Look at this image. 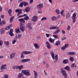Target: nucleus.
<instances>
[{
	"label": "nucleus",
	"instance_id": "9b49d317",
	"mask_svg": "<svg viewBox=\"0 0 78 78\" xmlns=\"http://www.w3.org/2000/svg\"><path fill=\"white\" fill-rule=\"evenodd\" d=\"M30 61V59L29 58L26 59H22L21 61V62H28Z\"/></svg>",
	"mask_w": 78,
	"mask_h": 78
},
{
	"label": "nucleus",
	"instance_id": "9d476101",
	"mask_svg": "<svg viewBox=\"0 0 78 78\" xmlns=\"http://www.w3.org/2000/svg\"><path fill=\"white\" fill-rule=\"evenodd\" d=\"M15 55H16V52L12 53L10 55V58L11 59H12L14 58Z\"/></svg>",
	"mask_w": 78,
	"mask_h": 78
},
{
	"label": "nucleus",
	"instance_id": "f704fd0d",
	"mask_svg": "<svg viewBox=\"0 0 78 78\" xmlns=\"http://www.w3.org/2000/svg\"><path fill=\"white\" fill-rule=\"evenodd\" d=\"M12 68L13 69H18V66H12Z\"/></svg>",
	"mask_w": 78,
	"mask_h": 78
},
{
	"label": "nucleus",
	"instance_id": "a18cd8bd",
	"mask_svg": "<svg viewBox=\"0 0 78 78\" xmlns=\"http://www.w3.org/2000/svg\"><path fill=\"white\" fill-rule=\"evenodd\" d=\"M55 59L56 60V61H58V55H55Z\"/></svg>",
	"mask_w": 78,
	"mask_h": 78
},
{
	"label": "nucleus",
	"instance_id": "13d9d810",
	"mask_svg": "<svg viewBox=\"0 0 78 78\" xmlns=\"http://www.w3.org/2000/svg\"><path fill=\"white\" fill-rule=\"evenodd\" d=\"M34 0H30V4H31L33 2V1Z\"/></svg>",
	"mask_w": 78,
	"mask_h": 78
},
{
	"label": "nucleus",
	"instance_id": "c03bdc74",
	"mask_svg": "<svg viewBox=\"0 0 78 78\" xmlns=\"http://www.w3.org/2000/svg\"><path fill=\"white\" fill-rule=\"evenodd\" d=\"M23 2H21L19 5V6H20V7H21V8H22V7H23Z\"/></svg>",
	"mask_w": 78,
	"mask_h": 78
},
{
	"label": "nucleus",
	"instance_id": "ea45409f",
	"mask_svg": "<svg viewBox=\"0 0 78 78\" xmlns=\"http://www.w3.org/2000/svg\"><path fill=\"white\" fill-rule=\"evenodd\" d=\"M56 12L58 14H60V10L58 9L56 10Z\"/></svg>",
	"mask_w": 78,
	"mask_h": 78
},
{
	"label": "nucleus",
	"instance_id": "0eeeda50",
	"mask_svg": "<svg viewBox=\"0 0 78 78\" xmlns=\"http://www.w3.org/2000/svg\"><path fill=\"white\" fill-rule=\"evenodd\" d=\"M32 25L31 23H27L26 25L27 27L29 28V30H31L33 29V27H32Z\"/></svg>",
	"mask_w": 78,
	"mask_h": 78
},
{
	"label": "nucleus",
	"instance_id": "6ab92c4d",
	"mask_svg": "<svg viewBox=\"0 0 78 78\" xmlns=\"http://www.w3.org/2000/svg\"><path fill=\"white\" fill-rule=\"evenodd\" d=\"M34 45L35 48H36L37 49H38L39 48V47H40V46H39V44H38L37 43L34 44Z\"/></svg>",
	"mask_w": 78,
	"mask_h": 78
},
{
	"label": "nucleus",
	"instance_id": "6e6d98bb",
	"mask_svg": "<svg viewBox=\"0 0 78 78\" xmlns=\"http://www.w3.org/2000/svg\"><path fill=\"white\" fill-rule=\"evenodd\" d=\"M61 49L62 50H66V48L64 46L62 47Z\"/></svg>",
	"mask_w": 78,
	"mask_h": 78
},
{
	"label": "nucleus",
	"instance_id": "680f3d73",
	"mask_svg": "<svg viewBox=\"0 0 78 78\" xmlns=\"http://www.w3.org/2000/svg\"><path fill=\"white\" fill-rule=\"evenodd\" d=\"M73 2H74V3H75V2H78V0H73Z\"/></svg>",
	"mask_w": 78,
	"mask_h": 78
},
{
	"label": "nucleus",
	"instance_id": "6e6552de",
	"mask_svg": "<svg viewBox=\"0 0 78 78\" xmlns=\"http://www.w3.org/2000/svg\"><path fill=\"white\" fill-rule=\"evenodd\" d=\"M16 12H18L17 14V16H19L20 14H22V9H16L15 11Z\"/></svg>",
	"mask_w": 78,
	"mask_h": 78
},
{
	"label": "nucleus",
	"instance_id": "72a5a7b5",
	"mask_svg": "<svg viewBox=\"0 0 78 78\" xmlns=\"http://www.w3.org/2000/svg\"><path fill=\"white\" fill-rule=\"evenodd\" d=\"M26 17L24 18V20H28V19H29V17L28 16H26Z\"/></svg>",
	"mask_w": 78,
	"mask_h": 78
},
{
	"label": "nucleus",
	"instance_id": "bf43d9fd",
	"mask_svg": "<svg viewBox=\"0 0 78 78\" xmlns=\"http://www.w3.org/2000/svg\"><path fill=\"white\" fill-rule=\"evenodd\" d=\"M38 12L39 14H41L42 13V11L41 10L38 11Z\"/></svg>",
	"mask_w": 78,
	"mask_h": 78
},
{
	"label": "nucleus",
	"instance_id": "c9c22d12",
	"mask_svg": "<svg viewBox=\"0 0 78 78\" xmlns=\"http://www.w3.org/2000/svg\"><path fill=\"white\" fill-rule=\"evenodd\" d=\"M23 5L24 6H27L28 4V3L26 2H23Z\"/></svg>",
	"mask_w": 78,
	"mask_h": 78
},
{
	"label": "nucleus",
	"instance_id": "4d7b16f0",
	"mask_svg": "<svg viewBox=\"0 0 78 78\" xmlns=\"http://www.w3.org/2000/svg\"><path fill=\"white\" fill-rule=\"evenodd\" d=\"M66 48L67 47H69V44H65V46H64Z\"/></svg>",
	"mask_w": 78,
	"mask_h": 78
},
{
	"label": "nucleus",
	"instance_id": "7c9ffc66",
	"mask_svg": "<svg viewBox=\"0 0 78 78\" xmlns=\"http://www.w3.org/2000/svg\"><path fill=\"white\" fill-rule=\"evenodd\" d=\"M60 32V29H58L57 30L54 32V34H58V33H59Z\"/></svg>",
	"mask_w": 78,
	"mask_h": 78
},
{
	"label": "nucleus",
	"instance_id": "0e129e2a",
	"mask_svg": "<svg viewBox=\"0 0 78 78\" xmlns=\"http://www.w3.org/2000/svg\"><path fill=\"white\" fill-rule=\"evenodd\" d=\"M62 33H63V34H65V33H66V32H65V31L64 30H62Z\"/></svg>",
	"mask_w": 78,
	"mask_h": 78
},
{
	"label": "nucleus",
	"instance_id": "a19ab883",
	"mask_svg": "<svg viewBox=\"0 0 78 78\" xmlns=\"http://www.w3.org/2000/svg\"><path fill=\"white\" fill-rule=\"evenodd\" d=\"M47 20V18L46 17H43L41 19V21H43V20Z\"/></svg>",
	"mask_w": 78,
	"mask_h": 78
},
{
	"label": "nucleus",
	"instance_id": "a878e982",
	"mask_svg": "<svg viewBox=\"0 0 78 78\" xmlns=\"http://www.w3.org/2000/svg\"><path fill=\"white\" fill-rule=\"evenodd\" d=\"M64 69L65 70H67L68 71H70V67L69 66H67L64 68Z\"/></svg>",
	"mask_w": 78,
	"mask_h": 78
},
{
	"label": "nucleus",
	"instance_id": "423d86ee",
	"mask_svg": "<svg viewBox=\"0 0 78 78\" xmlns=\"http://www.w3.org/2000/svg\"><path fill=\"white\" fill-rule=\"evenodd\" d=\"M76 12L74 13L72 16V19H73V22L75 23L76 22Z\"/></svg>",
	"mask_w": 78,
	"mask_h": 78
},
{
	"label": "nucleus",
	"instance_id": "dca6fc26",
	"mask_svg": "<svg viewBox=\"0 0 78 78\" xmlns=\"http://www.w3.org/2000/svg\"><path fill=\"white\" fill-rule=\"evenodd\" d=\"M37 20V16H34L32 18V20L33 22H36V20Z\"/></svg>",
	"mask_w": 78,
	"mask_h": 78
},
{
	"label": "nucleus",
	"instance_id": "774afa93",
	"mask_svg": "<svg viewBox=\"0 0 78 78\" xmlns=\"http://www.w3.org/2000/svg\"><path fill=\"white\" fill-rule=\"evenodd\" d=\"M57 18L59 19V18H61V15H58L57 16Z\"/></svg>",
	"mask_w": 78,
	"mask_h": 78
},
{
	"label": "nucleus",
	"instance_id": "f8f14e48",
	"mask_svg": "<svg viewBox=\"0 0 78 78\" xmlns=\"http://www.w3.org/2000/svg\"><path fill=\"white\" fill-rule=\"evenodd\" d=\"M43 6V5L42 4H40L37 5V8L38 9H41V8H42Z\"/></svg>",
	"mask_w": 78,
	"mask_h": 78
},
{
	"label": "nucleus",
	"instance_id": "f257e3e1",
	"mask_svg": "<svg viewBox=\"0 0 78 78\" xmlns=\"http://www.w3.org/2000/svg\"><path fill=\"white\" fill-rule=\"evenodd\" d=\"M63 68H62L60 69L61 73L64 76V78H67V73L66 71L64 70Z\"/></svg>",
	"mask_w": 78,
	"mask_h": 78
},
{
	"label": "nucleus",
	"instance_id": "4468645a",
	"mask_svg": "<svg viewBox=\"0 0 78 78\" xmlns=\"http://www.w3.org/2000/svg\"><path fill=\"white\" fill-rule=\"evenodd\" d=\"M59 29V27H51L50 28V30H58Z\"/></svg>",
	"mask_w": 78,
	"mask_h": 78
},
{
	"label": "nucleus",
	"instance_id": "37998d69",
	"mask_svg": "<svg viewBox=\"0 0 78 78\" xmlns=\"http://www.w3.org/2000/svg\"><path fill=\"white\" fill-rule=\"evenodd\" d=\"M69 55H74L75 53L73 52H69Z\"/></svg>",
	"mask_w": 78,
	"mask_h": 78
},
{
	"label": "nucleus",
	"instance_id": "864d4df0",
	"mask_svg": "<svg viewBox=\"0 0 78 78\" xmlns=\"http://www.w3.org/2000/svg\"><path fill=\"white\" fill-rule=\"evenodd\" d=\"M46 36L47 37H50V34H46Z\"/></svg>",
	"mask_w": 78,
	"mask_h": 78
},
{
	"label": "nucleus",
	"instance_id": "69168bd1",
	"mask_svg": "<svg viewBox=\"0 0 78 78\" xmlns=\"http://www.w3.org/2000/svg\"><path fill=\"white\" fill-rule=\"evenodd\" d=\"M8 27H9V29H10V28H11V27H12V24H10L9 26Z\"/></svg>",
	"mask_w": 78,
	"mask_h": 78
},
{
	"label": "nucleus",
	"instance_id": "49530a36",
	"mask_svg": "<svg viewBox=\"0 0 78 78\" xmlns=\"http://www.w3.org/2000/svg\"><path fill=\"white\" fill-rule=\"evenodd\" d=\"M71 28V27H70V26H68L67 27V31H69V30H70Z\"/></svg>",
	"mask_w": 78,
	"mask_h": 78
},
{
	"label": "nucleus",
	"instance_id": "052dcab7",
	"mask_svg": "<svg viewBox=\"0 0 78 78\" xmlns=\"http://www.w3.org/2000/svg\"><path fill=\"white\" fill-rule=\"evenodd\" d=\"M9 27H7L5 29V30H9Z\"/></svg>",
	"mask_w": 78,
	"mask_h": 78
},
{
	"label": "nucleus",
	"instance_id": "a211bd4d",
	"mask_svg": "<svg viewBox=\"0 0 78 78\" xmlns=\"http://www.w3.org/2000/svg\"><path fill=\"white\" fill-rule=\"evenodd\" d=\"M50 53L52 59H55V54H54V53L52 51H51Z\"/></svg>",
	"mask_w": 78,
	"mask_h": 78
},
{
	"label": "nucleus",
	"instance_id": "2eb2a0df",
	"mask_svg": "<svg viewBox=\"0 0 78 78\" xmlns=\"http://www.w3.org/2000/svg\"><path fill=\"white\" fill-rule=\"evenodd\" d=\"M1 18H0V26H2L6 23V22L5 21L3 20L1 22Z\"/></svg>",
	"mask_w": 78,
	"mask_h": 78
},
{
	"label": "nucleus",
	"instance_id": "1a4fd4ad",
	"mask_svg": "<svg viewBox=\"0 0 78 78\" xmlns=\"http://www.w3.org/2000/svg\"><path fill=\"white\" fill-rule=\"evenodd\" d=\"M46 47H47L48 49H51V46L50 44L48 41H46Z\"/></svg>",
	"mask_w": 78,
	"mask_h": 78
},
{
	"label": "nucleus",
	"instance_id": "4c0bfd02",
	"mask_svg": "<svg viewBox=\"0 0 78 78\" xmlns=\"http://www.w3.org/2000/svg\"><path fill=\"white\" fill-rule=\"evenodd\" d=\"M27 16V14H24L23 15H20L18 16V18H20V17H25Z\"/></svg>",
	"mask_w": 78,
	"mask_h": 78
},
{
	"label": "nucleus",
	"instance_id": "09e8293b",
	"mask_svg": "<svg viewBox=\"0 0 78 78\" xmlns=\"http://www.w3.org/2000/svg\"><path fill=\"white\" fill-rule=\"evenodd\" d=\"M8 76H9V75H8V74H5L4 76V77H5V78H8Z\"/></svg>",
	"mask_w": 78,
	"mask_h": 78
},
{
	"label": "nucleus",
	"instance_id": "412c9836",
	"mask_svg": "<svg viewBox=\"0 0 78 78\" xmlns=\"http://www.w3.org/2000/svg\"><path fill=\"white\" fill-rule=\"evenodd\" d=\"M19 21H20V24L21 23H22V22H23L24 23H25V20H23V18H21L20 19H19Z\"/></svg>",
	"mask_w": 78,
	"mask_h": 78
},
{
	"label": "nucleus",
	"instance_id": "e2e57ef3",
	"mask_svg": "<svg viewBox=\"0 0 78 78\" xmlns=\"http://www.w3.org/2000/svg\"><path fill=\"white\" fill-rule=\"evenodd\" d=\"M66 37H63L62 38V41H64V40H65V39H66Z\"/></svg>",
	"mask_w": 78,
	"mask_h": 78
},
{
	"label": "nucleus",
	"instance_id": "c756f323",
	"mask_svg": "<svg viewBox=\"0 0 78 78\" xmlns=\"http://www.w3.org/2000/svg\"><path fill=\"white\" fill-rule=\"evenodd\" d=\"M4 43L5 45L6 46H9V42L8 41H4Z\"/></svg>",
	"mask_w": 78,
	"mask_h": 78
},
{
	"label": "nucleus",
	"instance_id": "8fccbe9b",
	"mask_svg": "<svg viewBox=\"0 0 78 78\" xmlns=\"http://www.w3.org/2000/svg\"><path fill=\"white\" fill-rule=\"evenodd\" d=\"M3 44V41L2 40H0V45L2 46Z\"/></svg>",
	"mask_w": 78,
	"mask_h": 78
},
{
	"label": "nucleus",
	"instance_id": "58836bf2",
	"mask_svg": "<svg viewBox=\"0 0 78 78\" xmlns=\"http://www.w3.org/2000/svg\"><path fill=\"white\" fill-rule=\"evenodd\" d=\"M13 19H14V16L11 17L10 19V22L11 23L12 22L13 20Z\"/></svg>",
	"mask_w": 78,
	"mask_h": 78
},
{
	"label": "nucleus",
	"instance_id": "cd10ccee",
	"mask_svg": "<svg viewBox=\"0 0 78 78\" xmlns=\"http://www.w3.org/2000/svg\"><path fill=\"white\" fill-rule=\"evenodd\" d=\"M23 65H21L20 66H18V69H19V70H21L22 69H23Z\"/></svg>",
	"mask_w": 78,
	"mask_h": 78
},
{
	"label": "nucleus",
	"instance_id": "79ce46f5",
	"mask_svg": "<svg viewBox=\"0 0 78 78\" xmlns=\"http://www.w3.org/2000/svg\"><path fill=\"white\" fill-rule=\"evenodd\" d=\"M64 10H62V11L61 12H60V14H61V15L62 16H64L65 15L64 14Z\"/></svg>",
	"mask_w": 78,
	"mask_h": 78
},
{
	"label": "nucleus",
	"instance_id": "b1692460",
	"mask_svg": "<svg viewBox=\"0 0 78 78\" xmlns=\"http://www.w3.org/2000/svg\"><path fill=\"white\" fill-rule=\"evenodd\" d=\"M57 18L55 16H53L51 17V19L52 21H55Z\"/></svg>",
	"mask_w": 78,
	"mask_h": 78
},
{
	"label": "nucleus",
	"instance_id": "bb28decb",
	"mask_svg": "<svg viewBox=\"0 0 78 78\" xmlns=\"http://www.w3.org/2000/svg\"><path fill=\"white\" fill-rule=\"evenodd\" d=\"M23 77V74L22 73H20L19 74H18L17 78H21L22 77Z\"/></svg>",
	"mask_w": 78,
	"mask_h": 78
},
{
	"label": "nucleus",
	"instance_id": "393cba45",
	"mask_svg": "<svg viewBox=\"0 0 78 78\" xmlns=\"http://www.w3.org/2000/svg\"><path fill=\"white\" fill-rule=\"evenodd\" d=\"M55 41V39H52L51 38H50L49 39V42L51 43H53V42Z\"/></svg>",
	"mask_w": 78,
	"mask_h": 78
},
{
	"label": "nucleus",
	"instance_id": "4be33fe9",
	"mask_svg": "<svg viewBox=\"0 0 78 78\" xmlns=\"http://www.w3.org/2000/svg\"><path fill=\"white\" fill-rule=\"evenodd\" d=\"M30 9L31 8H30V7H27L25 9V11L26 12H29V11H30Z\"/></svg>",
	"mask_w": 78,
	"mask_h": 78
},
{
	"label": "nucleus",
	"instance_id": "20e7f679",
	"mask_svg": "<svg viewBox=\"0 0 78 78\" xmlns=\"http://www.w3.org/2000/svg\"><path fill=\"white\" fill-rule=\"evenodd\" d=\"M20 30L21 31L23 32V31H25V25L23 23H21L20 24Z\"/></svg>",
	"mask_w": 78,
	"mask_h": 78
},
{
	"label": "nucleus",
	"instance_id": "603ef678",
	"mask_svg": "<svg viewBox=\"0 0 78 78\" xmlns=\"http://www.w3.org/2000/svg\"><path fill=\"white\" fill-rule=\"evenodd\" d=\"M74 66H75V63H72L71 65V68H73Z\"/></svg>",
	"mask_w": 78,
	"mask_h": 78
},
{
	"label": "nucleus",
	"instance_id": "e433bc0d",
	"mask_svg": "<svg viewBox=\"0 0 78 78\" xmlns=\"http://www.w3.org/2000/svg\"><path fill=\"white\" fill-rule=\"evenodd\" d=\"M69 60L71 61V62H73L74 61V59L73 57H70L69 58Z\"/></svg>",
	"mask_w": 78,
	"mask_h": 78
},
{
	"label": "nucleus",
	"instance_id": "7ed1b4c3",
	"mask_svg": "<svg viewBox=\"0 0 78 78\" xmlns=\"http://www.w3.org/2000/svg\"><path fill=\"white\" fill-rule=\"evenodd\" d=\"M32 53V52L30 51H24L22 52L21 55V58H24V55H24H28V54H30Z\"/></svg>",
	"mask_w": 78,
	"mask_h": 78
},
{
	"label": "nucleus",
	"instance_id": "f03ea898",
	"mask_svg": "<svg viewBox=\"0 0 78 78\" xmlns=\"http://www.w3.org/2000/svg\"><path fill=\"white\" fill-rule=\"evenodd\" d=\"M30 70H23L21 71V73H23L24 75H25L27 76H30L31 75L30 73Z\"/></svg>",
	"mask_w": 78,
	"mask_h": 78
},
{
	"label": "nucleus",
	"instance_id": "5fc2aeb1",
	"mask_svg": "<svg viewBox=\"0 0 78 78\" xmlns=\"http://www.w3.org/2000/svg\"><path fill=\"white\" fill-rule=\"evenodd\" d=\"M16 42V40H13L12 41V44H15Z\"/></svg>",
	"mask_w": 78,
	"mask_h": 78
},
{
	"label": "nucleus",
	"instance_id": "ddd939ff",
	"mask_svg": "<svg viewBox=\"0 0 78 78\" xmlns=\"http://www.w3.org/2000/svg\"><path fill=\"white\" fill-rule=\"evenodd\" d=\"M13 32V29H11L9 32V34L11 36H14V34L12 33Z\"/></svg>",
	"mask_w": 78,
	"mask_h": 78
},
{
	"label": "nucleus",
	"instance_id": "473e14b6",
	"mask_svg": "<svg viewBox=\"0 0 78 78\" xmlns=\"http://www.w3.org/2000/svg\"><path fill=\"white\" fill-rule=\"evenodd\" d=\"M11 12H12V10L11 9H10L8 10V13L11 16Z\"/></svg>",
	"mask_w": 78,
	"mask_h": 78
},
{
	"label": "nucleus",
	"instance_id": "5701e85b",
	"mask_svg": "<svg viewBox=\"0 0 78 78\" xmlns=\"http://www.w3.org/2000/svg\"><path fill=\"white\" fill-rule=\"evenodd\" d=\"M22 36L20 34H19L18 35H16V39H18V38H22Z\"/></svg>",
	"mask_w": 78,
	"mask_h": 78
},
{
	"label": "nucleus",
	"instance_id": "aec40b11",
	"mask_svg": "<svg viewBox=\"0 0 78 78\" xmlns=\"http://www.w3.org/2000/svg\"><path fill=\"white\" fill-rule=\"evenodd\" d=\"M71 16L70 15V13L69 12H67L66 14V18H67V19H68V18H69Z\"/></svg>",
	"mask_w": 78,
	"mask_h": 78
},
{
	"label": "nucleus",
	"instance_id": "338daca9",
	"mask_svg": "<svg viewBox=\"0 0 78 78\" xmlns=\"http://www.w3.org/2000/svg\"><path fill=\"white\" fill-rule=\"evenodd\" d=\"M0 11H2V7L0 6Z\"/></svg>",
	"mask_w": 78,
	"mask_h": 78
},
{
	"label": "nucleus",
	"instance_id": "2f4dec72",
	"mask_svg": "<svg viewBox=\"0 0 78 78\" xmlns=\"http://www.w3.org/2000/svg\"><path fill=\"white\" fill-rule=\"evenodd\" d=\"M5 28H3L1 30H0V31H1V34H3V33H5Z\"/></svg>",
	"mask_w": 78,
	"mask_h": 78
},
{
	"label": "nucleus",
	"instance_id": "de8ad7c7",
	"mask_svg": "<svg viewBox=\"0 0 78 78\" xmlns=\"http://www.w3.org/2000/svg\"><path fill=\"white\" fill-rule=\"evenodd\" d=\"M15 31L16 33H20V30L19 29H16L15 30Z\"/></svg>",
	"mask_w": 78,
	"mask_h": 78
},
{
	"label": "nucleus",
	"instance_id": "c85d7f7f",
	"mask_svg": "<svg viewBox=\"0 0 78 78\" xmlns=\"http://www.w3.org/2000/svg\"><path fill=\"white\" fill-rule=\"evenodd\" d=\"M60 43H61L60 41L58 40L56 42L55 44V45H56V46H58V45H60Z\"/></svg>",
	"mask_w": 78,
	"mask_h": 78
},
{
	"label": "nucleus",
	"instance_id": "3c124183",
	"mask_svg": "<svg viewBox=\"0 0 78 78\" xmlns=\"http://www.w3.org/2000/svg\"><path fill=\"white\" fill-rule=\"evenodd\" d=\"M53 37H55V38H57V39H58V35H54L53 36Z\"/></svg>",
	"mask_w": 78,
	"mask_h": 78
},
{
	"label": "nucleus",
	"instance_id": "f3484780",
	"mask_svg": "<svg viewBox=\"0 0 78 78\" xmlns=\"http://www.w3.org/2000/svg\"><path fill=\"white\" fill-rule=\"evenodd\" d=\"M68 62L69 60L65 59L63 61L62 63L64 64H68Z\"/></svg>",
	"mask_w": 78,
	"mask_h": 78
},
{
	"label": "nucleus",
	"instance_id": "39448f33",
	"mask_svg": "<svg viewBox=\"0 0 78 78\" xmlns=\"http://www.w3.org/2000/svg\"><path fill=\"white\" fill-rule=\"evenodd\" d=\"M6 66H7L6 64H3L2 65L0 68L1 70H2L1 72H4L3 70L7 69V67H6Z\"/></svg>",
	"mask_w": 78,
	"mask_h": 78
}]
</instances>
